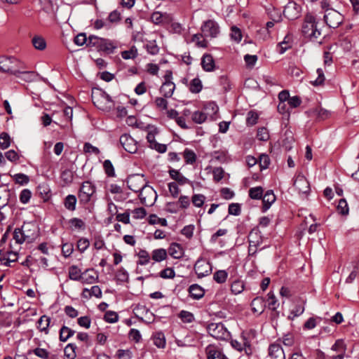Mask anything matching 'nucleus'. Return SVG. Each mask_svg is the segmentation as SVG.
I'll use <instances>...</instances> for the list:
<instances>
[{"mask_svg": "<svg viewBox=\"0 0 359 359\" xmlns=\"http://www.w3.org/2000/svg\"><path fill=\"white\" fill-rule=\"evenodd\" d=\"M92 100L98 109L103 111H110L114 108V102L111 97L102 89L93 90Z\"/></svg>", "mask_w": 359, "mask_h": 359, "instance_id": "f257e3e1", "label": "nucleus"}, {"mask_svg": "<svg viewBox=\"0 0 359 359\" xmlns=\"http://www.w3.org/2000/svg\"><path fill=\"white\" fill-rule=\"evenodd\" d=\"M303 34L311 40L316 41L321 36V29L315 18L310 14L306 15L302 25Z\"/></svg>", "mask_w": 359, "mask_h": 359, "instance_id": "f03ea898", "label": "nucleus"}, {"mask_svg": "<svg viewBox=\"0 0 359 359\" xmlns=\"http://www.w3.org/2000/svg\"><path fill=\"white\" fill-rule=\"evenodd\" d=\"M144 131L147 133L146 138L149 143V147L159 153H165L167 150V145L158 143L155 140L156 136L159 133L158 128L153 125H147L145 126Z\"/></svg>", "mask_w": 359, "mask_h": 359, "instance_id": "7ed1b4c3", "label": "nucleus"}, {"mask_svg": "<svg viewBox=\"0 0 359 359\" xmlns=\"http://www.w3.org/2000/svg\"><path fill=\"white\" fill-rule=\"evenodd\" d=\"M21 62L14 57H0V71L17 75L20 72Z\"/></svg>", "mask_w": 359, "mask_h": 359, "instance_id": "20e7f679", "label": "nucleus"}, {"mask_svg": "<svg viewBox=\"0 0 359 359\" xmlns=\"http://www.w3.org/2000/svg\"><path fill=\"white\" fill-rule=\"evenodd\" d=\"M208 330L212 337L217 339L226 340L230 337V332L222 323L210 324Z\"/></svg>", "mask_w": 359, "mask_h": 359, "instance_id": "39448f33", "label": "nucleus"}, {"mask_svg": "<svg viewBox=\"0 0 359 359\" xmlns=\"http://www.w3.org/2000/svg\"><path fill=\"white\" fill-rule=\"evenodd\" d=\"M95 191V188L91 182L88 181L84 182L82 184L79 192V199L80 203L83 204L88 203L90 201L91 197L94 194Z\"/></svg>", "mask_w": 359, "mask_h": 359, "instance_id": "423d86ee", "label": "nucleus"}, {"mask_svg": "<svg viewBox=\"0 0 359 359\" xmlns=\"http://www.w3.org/2000/svg\"><path fill=\"white\" fill-rule=\"evenodd\" d=\"M156 193L154 189L147 184L143 187L139 194V198L141 201V203L147 206L153 205L154 201L156 198Z\"/></svg>", "mask_w": 359, "mask_h": 359, "instance_id": "0eeeda50", "label": "nucleus"}, {"mask_svg": "<svg viewBox=\"0 0 359 359\" xmlns=\"http://www.w3.org/2000/svg\"><path fill=\"white\" fill-rule=\"evenodd\" d=\"M20 229L27 243L33 242L39 236V229L34 223H24Z\"/></svg>", "mask_w": 359, "mask_h": 359, "instance_id": "6e6552de", "label": "nucleus"}, {"mask_svg": "<svg viewBox=\"0 0 359 359\" xmlns=\"http://www.w3.org/2000/svg\"><path fill=\"white\" fill-rule=\"evenodd\" d=\"M324 20L326 24L332 28L338 27L343 21L342 15L334 9L327 10L324 15Z\"/></svg>", "mask_w": 359, "mask_h": 359, "instance_id": "1a4fd4ad", "label": "nucleus"}, {"mask_svg": "<svg viewBox=\"0 0 359 359\" xmlns=\"http://www.w3.org/2000/svg\"><path fill=\"white\" fill-rule=\"evenodd\" d=\"M172 72H167L165 76V82L162 84L160 92L164 97H170L175 89V83L171 81Z\"/></svg>", "mask_w": 359, "mask_h": 359, "instance_id": "9d476101", "label": "nucleus"}, {"mask_svg": "<svg viewBox=\"0 0 359 359\" xmlns=\"http://www.w3.org/2000/svg\"><path fill=\"white\" fill-rule=\"evenodd\" d=\"M201 31L204 36L215 38L219 32V27L215 21L208 20L204 22L201 27Z\"/></svg>", "mask_w": 359, "mask_h": 359, "instance_id": "9b49d317", "label": "nucleus"}, {"mask_svg": "<svg viewBox=\"0 0 359 359\" xmlns=\"http://www.w3.org/2000/svg\"><path fill=\"white\" fill-rule=\"evenodd\" d=\"M294 186L298 190L299 193L304 197H306L310 192V184L306 177L301 174H299L296 177Z\"/></svg>", "mask_w": 359, "mask_h": 359, "instance_id": "f8f14e48", "label": "nucleus"}, {"mask_svg": "<svg viewBox=\"0 0 359 359\" xmlns=\"http://www.w3.org/2000/svg\"><path fill=\"white\" fill-rule=\"evenodd\" d=\"M194 271L198 278H203L211 273L212 266L205 260L198 259L194 265Z\"/></svg>", "mask_w": 359, "mask_h": 359, "instance_id": "ddd939ff", "label": "nucleus"}, {"mask_svg": "<svg viewBox=\"0 0 359 359\" xmlns=\"http://www.w3.org/2000/svg\"><path fill=\"white\" fill-rule=\"evenodd\" d=\"M120 143L123 149L130 154H135L137 150V142L129 135H122L120 137Z\"/></svg>", "mask_w": 359, "mask_h": 359, "instance_id": "4468645a", "label": "nucleus"}, {"mask_svg": "<svg viewBox=\"0 0 359 359\" xmlns=\"http://www.w3.org/2000/svg\"><path fill=\"white\" fill-rule=\"evenodd\" d=\"M146 184L145 180L140 175L131 176L127 180L128 187L135 192H140Z\"/></svg>", "mask_w": 359, "mask_h": 359, "instance_id": "2eb2a0df", "label": "nucleus"}, {"mask_svg": "<svg viewBox=\"0 0 359 359\" xmlns=\"http://www.w3.org/2000/svg\"><path fill=\"white\" fill-rule=\"evenodd\" d=\"M283 15L289 20H294L299 15V7L294 2H289L283 10Z\"/></svg>", "mask_w": 359, "mask_h": 359, "instance_id": "dca6fc26", "label": "nucleus"}, {"mask_svg": "<svg viewBox=\"0 0 359 359\" xmlns=\"http://www.w3.org/2000/svg\"><path fill=\"white\" fill-rule=\"evenodd\" d=\"M97 279L98 273L93 269H88L82 273L80 281L83 284H93L97 282Z\"/></svg>", "mask_w": 359, "mask_h": 359, "instance_id": "f3484780", "label": "nucleus"}, {"mask_svg": "<svg viewBox=\"0 0 359 359\" xmlns=\"http://www.w3.org/2000/svg\"><path fill=\"white\" fill-rule=\"evenodd\" d=\"M171 20L169 14L162 13L159 11L154 12L151 16V20L156 25H161L168 22Z\"/></svg>", "mask_w": 359, "mask_h": 359, "instance_id": "a211bd4d", "label": "nucleus"}, {"mask_svg": "<svg viewBox=\"0 0 359 359\" xmlns=\"http://www.w3.org/2000/svg\"><path fill=\"white\" fill-rule=\"evenodd\" d=\"M269 353L273 359H285L284 351L278 344H271L269 346Z\"/></svg>", "mask_w": 359, "mask_h": 359, "instance_id": "6ab92c4d", "label": "nucleus"}, {"mask_svg": "<svg viewBox=\"0 0 359 359\" xmlns=\"http://www.w3.org/2000/svg\"><path fill=\"white\" fill-rule=\"evenodd\" d=\"M305 301L304 299H298L294 307L291 310L288 318L293 320L295 317L301 316L304 311Z\"/></svg>", "mask_w": 359, "mask_h": 359, "instance_id": "aec40b11", "label": "nucleus"}, {"mask_svg": "<svg viewBox=\"0 0 359 359\" xmlns=\"http://www.w3.org/2000/svg\"><path fill=\"white\" fill-rule=\"evenodd\" d=\"M201 65L205 72H212L215 69V60L210 54H205L201 59Z\"/></svg>", "mask_w": 359, "mask_h": 359, "instance_id": "412c9836", "label": "nucleus"}, {"mask_svg": "<svg viewBox=\"0 0 359 359\" xmlns=\"http://www.w3.org/2000/svg\"><path fill=\"white\" fill-rule=\"evenodd\" d=\"M262 199L263 202V211H266L275 202L276 196L272 190H268L264 195H263Z\"/></svg>", "mask_w": 359, "mask_h": 359, "instance_id": "4be33fe9", "label": "nucleus"}, {"mask_svg": "<svg viewBox=\"0 0 359 359\" xmlns=\"http://www.w3.org/2000/svg\"><path fill=\"white\" fill-rule=\"evenodd\" d=\"M252 309L254 313L261 314L265 308L264 300L262 297H257L255 298L251 303Z\"/></svg>", "mask_w": 359, "mask_h": 359, "instance_id": "5701e85b", "label": "nucleus"}, {"mask_svg": "<svg viewBox=\"0 0 359 359\" xmlns=\"http://www.w3.org/2000/svg\"><path fill=\"white\" fill-rule=\"evenodd\" d=\"M18 259V252L15 246L13 243H10V250L6 252V262H4L6 266H10L11 262H16Z\"/></svg>", "mask_w": 359, "mask_h": 359, "instance_id": "b1692460", "label": "nucleus"}, {"mask_svg": "<svg viewBox=\"0 0 359 359\" xmlns=\"http://www.w3.org/2000/svg\"><path fill=\"white\" fill-rule=\"evenodd\" d=\"M189 292L191 297L199 299L204 296V290L197 284L191 285L189 288Z\"/></svg>", "mask_w": 359, "mask_h": 359, "instance_id": "393cba45", "label": "nucleus"}, {"mask_svg": "<svg viewBox=\"0 0 359 359\" xmlns=\"http://www.w3.org/2000/svg\"><path fill=\"white\" fill-rule=\"evenodd\" d=\"M104 39L100 38L94 35H91L88 37V46H92L96 48L98 50H102Z\"/></svg>", "mask_w": 359, "mask_h": 359, "instance_id": "a878e982", "label": "nucleus"}, {"mask_svg": "<svg viewBox=\"0 0 359 359\" xmlns=\"http://www.w3.org/2000/svg\"><path fill=\"white\" fill-rule=\"evenodd\" d=\"M75 333V331L71 328L63 325L60 330V340L61 341H66L72 337Z\"/></svg>", "mask_w": 359, "mask_h": 359, "instance_id": "bb28decb", "label": "nucleus"}, {"mask_svg": "<svg viewBox=\"0 0 359 359\" xmlns=\"http://www.w3.org/2000/svg\"><path fill=\"white\" fill-rule=\"evenodd\" d=\"M169 174L170 177L177 181L180 184H184L189 182V180L183 176L178 170H170Z\"/></svg>", "mask_w": 359, "mask_h": 359, "instance_id": "cd10ccee", "label": "nucleus"}, {"mask_svg": "<svg viewBox=\"0 0 359 359\" xmlns=\"http://www.w3.org/2000/svg\"><path fill=\"white\" fill-rule=\"evenodd\" d=\"M208 354V359H228L220 350L215 347H209Z\"/></svg>", "mask_w": 359, "mask_h": 359, "instance_id": "c85d7f7f", "label": "nucleus"}, {"mask_svg": "<svg viewBox=\"0 0 359 359\" xmlns=\"http://www.w3.org/2000/svg\"><path fill=\"white\" fill-rule=\"evenodd\" d=\"M167 257V252L165 249L159 248L153 250L151 254V258L156 262H160Z\"/></svg>", "mask_w": 359, "mask_h": 359, "instance_id": "c756f323", "label": "nucleus"}, {"mask_svg": "<svg viewBox=\"0 0 359 359\" xmlns=\"http://www.w3.org/2000/svg\"><path fill=\"white\" fill-rule=\"evenodd\" d=\"M82 273L77 266L73 265L69 269V278L73 280L80 281Z\"/></svg>", "mask_w": 359, "mask_h": 359, "instance_id": "7c9ffc66", "label": "nucleus"}, {"mask_svg": "<svg viewBox=\"0 0 359 359\" xmlns=\"http://www.w3.org/2000/svg\"><path fill=\"white\" fill-rule=\"evenodd\" d=\"M50 322V318L46 316H42L38 320V328L41 332L48 333V327Z\"/></svg>", "mask_w": 359, "mask_h": 359, "instance_id": "2f4dec72", "label": "nucleus"}, {"mask_svg": "<svg viewBox=\"0 0 359 359\" xmlns=\"http://www.w3.org/2000/svg\"><path fill=\"white\" fill-rule=\"evenodd\" d=\"M76 198L74 195H68L65 199V207L69 210H74L76 208Z\"/></svg>", "mask_w": 359, "mask_h": 359, "instance_id": "473e14b6", "label": "nucleus"}, {"mask_svg": "<svg viewBox=\"0 0 359 359\" xmlns=\"http://www.w3.org/2000/svg\"><path fill=\"white\" fill-rule=\"evenodd\" d=\"M32 44L34 48L39 50H43L46 47V43L45 39L40 36H35L32 39Z\"/></svg>", "mask_w": 359, "mask_h": 359, "instance_id": "72a5a7b5", "label": "nucleus"}, {"mask_svg": "<svg viewBox=\"0 0 359 359\" xmlns=\"http://www.w3.org/2000/svg\"><path fill=\"white\" fill-rule=\"evenodd\" d=\"M13 239L15 241V243L13 244L15 247L16 245L22 244L24 242H27L25 238L22 235L20 228H18L14 230Z\"/></svg>", "mask_w": 359, "mask_h": 359, "instance_id": "f704fd0d", "label": "nucleus"}, {"mask_svg": "<svg viewBox=\"0 0 359 359\" xmlns=\"http://www.w3.org/2000/svg\"><path fill=\"white\" fill-rule=\"evenodd\" d=\"M76 348V346L74 344L71 343L67 344L64 350L65 357H67L68 359H74L76 356L75 351Z\"/></svg>", "mask_w": 359, "mask_h": 359, "instance_id": "c9c22d12", "label": "nucleus"}, {"mask_svg": "<svg viewBox=\"0 0 359 359\" xmlns=\"http://www.w3.org/2000/svg\"><path fill=\"white\" fill-rule=\"evenodd\" d=\"M249 196L252 199H261L263 196V189L261 187L250 188L249 190Z\"/></svg>", "mask_w": 359, "mask_h": 359, "instance_id": "e433bc0d", "label": "nucleus"}, {"mask_svg": "<svg viewBox=\"0 0 359 359\" xmlns=\"http://www.w3.org/2000/svg\"><path fill=\"white\" fill-rule=\"evenodd\" d=\"M202 89V83L201 81L198 79L195 78L191 80L189 86V90L191 93H199Z\"/></svg>", "mask_w": 359, "mask_h": 359, "instance_id": "4c0bfd02", "label": "nucleus"}, {"mask_svg": "<svg viewBox=\"0 0 359 359\" xmlns=\"http://www.w3.org/2000/svg\"><path fill=\"white\" fill-rule=\"evenodd\" d=\"M37 193L44 201H46L49 198L50 189L46 184H39L37 187Z\"/></svg>", "mask_w": 359, "mask_h": 359, "instance_id": "58836bf2", "label": "nucleus"}, {"mask_svg": "<svg viewBox=\"0 0 359 359\" xmlns=\"http://www.w3.org/2000/svg\"><path fill=\"white\" fill-rule=\"evenodd\" d=\"M207 119V114L201 111H196L192 114V120L196 123H203Z\"/></svg>", "mask_w": 359, "mask_h": 359, "instance_id": "ea45409f", "label": "nucleus"}, {"mask_svg": "<svg viewBox=\"0 0 359 359\" xmlns=\"http://www.w3.org/2000/svg\"><path fill=\"white\" fill-rule=\"evenodd\" d=\"M11 144V137L6 133L0 134V147L3 149H7Z\"/></svg>", "mask_w": 359, "mask_h": 359, "instance_id": "a19ab883", "label": "nucleus"}, {"mask_svg": "<svg viewBox=\"0 0 359 359\" xmlns=\"http://www.w3.org/2000/svg\"><path fill=\"white\" fill-rule=\"evenodd\" d=\"M202 38V34H196L193 35L191 41L194 42L196 45L199 48H206L207 41L205 39H201Z\"/></svg>", "mask_w": 359, "mask_h": 359, "instance_id": "79ce46f5", "label": "nucleus"}, {"mask_svg": "<svg viewBox=\"0 0 359 359\" xmlns=\"http://www.w3.org/2000/svg\"><path fill=\"white\" fill-rule=\"evenodd\" d=\"M15 183L20 185L27 184L29 182V178L27 175L22 173H18L13 176Z\"/></svg>", "mask_w": 359, "mask_h": 359, "instance_id": "37998d69", "label": "nucleus"}, {"mask_svg": "<svg viewBox=\"0 0 359 359\" xmlns=\"http://www.w3.org/2000/svg\"><path fill=\"white\" fill-rule=\"evenodd\" d=\"M139 261L138 264L145 265L147 264L150 260L149 254L144 250H142L138 253Z\"/></svg>", "mask_w": 359, "mask_h": 359, "instance_id": "c03bdc74", "label": "nucleus"}, {"mask_svg": "<svg viewBox=\"0 0 359 359\" xmlns=\"http://www.w3.org/2000/svg\"><path fill=\"white\" fill-rule=\"evenodd\" d=\"M150 224H160L161 226H167V220L165 218H159L156 215H151L149 218Z\"/></svg>", "mask_w": 359, "mask_h": 359, "instance_id": "a18cd8bd", "label": "nucleus"}, {"mask_svg": "<svg viewBox=\"0 0 359 359\" xmlns=\"http://www.w3.org/2000/svg\"><path fill=\"white\" fill-rule=\"evenodd\" d=\"M231 290L233 294H238L243 291L244 284L241 280H236L231 284Z\"/></svg>", "mask_w": 359, "mask_h": 359, "instance_id": "49530a36", "label": "nucleus"}, {"mask_svg": "<svg viewBox=\"0 0 359 359\" xmlns=\"http://www.w3.org/2000/svg\"><path fill=\"white\" fill-rule=\"evenodd\" d=\"M227 272L224 270H219L215 273L214 280L218 283H223L227 278Z\"/></svg>", "mask_w": 359, "mask_h": 359, "instance_id": "de8ad7c7", "label": "nucleus"}, {"mask_svg": "<svg viewBox=\"0 0 359 359\" xmlns=\"http://www.w3.org/2000/svg\"><path fill=\"white\" fill-rule=\"evenodd\" d=\"M184 158L187 163L192 164L196 161V156L193 151L186 149L184 151Z\"/></svg>", "mask_w": 359, "mask_h": 359, "instance_id": "09e8293b", "label": "nucleus"}, {"mask_svg": "<svg viewBox=\"0 0 359 359\" xmlns=\"http://www.w3.org/2000/svg\"><path fill=\"white\" fill-rule=\"evenodd\" d=\"M84 292H88V296H95L97 298H100L102 297V290L97 285L93 286L90 289L85 288Z\"/></svg>", "mask_w": 359, "mask_h": 359, "instance_id": "8fccbe9b", "label": "nucleus"}, {"mask_svg": "<svg viewBox=\"0 0 359 359\" xmlns=\"http://www.w3.org/2000/svg\"><path fill=\"white\" fill-rule=\"evenodd\" d=\"M103 167L106 174L109 177H114L115 171L111 162L109 160H105L103 163Z\"/></svg>", "mask_w": 359, "mask_h": 359, "instance_id": "3c124183", "label": "nucleus"}, {"mask_svg": "<svg viewBox=\"0 0 359 359\" xmlns=\"http://www.w3.org/2000/svg\"><path fill=\"white\" fill-rule=\"evenodd\" d=\"M137 55V50L135 47H132L130 50H124L121 53V56L125 60L133 59Z\"/></svg>", "mask_w": 359, "mask_h": 359, "instance_id": "603ef678", "label": "nucleus"}, {"mask_svg": "<svg viewBox=\"0 0 359 359\" xmlns=\"http://www.w3.org/2000/svg\"><path fill=\"white\" fill-rule=\"evenodd\" d=\"M104 319L107 323H114L118 321V316L114 311H108L105 313Z\"/></svg>", "mask_w": 359, "mask_h": 359, "instance_id": "864d4df0", "label": "nucleus"}, {"mask_svg": "<svg viewBox=\"0 0 359 359\" xmlns=\"http://www.w3.org/2000/svg\"><path fill=\"white\" fill-rule=\"evenodd\" d=\"M154 344L158 348H163L165 345L164 335L162 333H157L154 337Z\"/></svg>", "mask_w": 359, "mask_h": 359, "instance_id": "5fc2aeb1", "label": "nucleus"}, {"mask_svg": "<svg viewBox=\"0 0 359 359\" xmlns=\"http://www.w3.org/2000/svg\"><path fill=\"white\" fill-rule=\"evenodd\" d=\"M146 48L148 53L151 55H156L159 51V48L155 41H148L146 44Z\"/></svg>", "mask_w": 359, "mask_h": 359, "instance_id": "6e6d98bb", "label": "nucleus"}, {"mask_svg": "<svg viewBox=\"0 0 359 359\" xmlns=\"http://www.w3.org/2000/svg\"><path fill=\"white\" fill-rule=\"evenodd\" d=\"M170 255L174 258H180L182 256V252L179 244L174 243L170 248Z\"/></svg>", "mask_w": 359, "mask_h": 359, "instance_id": "4d7b16f0", "label": "nucleus"}, {"mask_svg": "<svg viewBox=\"0 0 359 359\" xmlns=\"http://www.w3.org/2000/svg\"><path fill=\"white\" fill-rule=\"evenodd\" d=\"M18 77L24 79L26 81H31L34 79L35 75L34 72L21 71L16 75Z\"/></svg>", "mask_w": 359, "mask_h": 359, "instance_id": "13d9d810", "label": "nucleus"}, {"mask_svg": "<svg viewBox=\"0 0 359 359\" xmlns=\"http://www.w3.org/2000/svg\"><path fill=\"white\" fill-rule=\"evenodd\" d=\"M90 245L88 239L86 238H80L77 242V248L82 253L85 252Z\"/></svg>", "mask_w": 359, "mask_h": 359, "instance_id": "bf43d9fd", "label": "nucleus"}, {"mask_svg": "<svg viewBox=\"0 0 359 359\" xmlns=\"http://www.w3.org/2000/svg\"><path fill=\"white\" fill-rule=\"evenodd\" d=\"M205 197L203 194H194L192 196L193 204L198 208L201 207L205 202Z\"/></svg>", "mask_w": 359, "mask_h": 359, "instance_id": "052dcab7", "label": "nucleus"}, {"mask_svg": "<svg viewBox=\"0 0 359 359\" xmlns=\"http://www.w3.org/2000/svg\"><path fill=\"white\" fill-rule=\"evenodd\" d=\"M337 210L340 214L343 215H348V207L347 202L345 199H341L339 201V204L337 205Z\"/></svg>", "mask_w": 359, "mask_h": 359, "instance_id": "680f3d73", "label": "nucleus"}, {"mask_svg": "<svg viewBox=\"0 0 359 359\" xmlns=\"http://www.w3.org/2000/svg\"><path fill=\"white\" fill-rule=\"evenodd\" d=\"M332 350L337 352H346V347L343 340L338 339L332 346Z\"/></svg>", "mask_w": 359, "mask_h": 359, "instance_id": "e2e57ef3", "label": "nucleus"}, {"mask_svg": "<svg viewBox=\"0 0 359 359\" xmlns=\"http://www.w3.org/2000/svg\"><path fill=\"white\" fill-rule=\"evenodd\" d=\"M268 297V302H269V308L271 309L273 311H275L278 306V304L277 303L276 298L274 295V294L271 292H269L267 294Z\"/></svg>", "mask_w": 359, "mask_h": 359, "instance_id": "0e129e2a", "label": "nucleus"}, {"mask_svg": "<svg viewBox=\"0 0 359 359\" xmlns=\"http://www.w3.org/2000/svg\"><path fill=\"white\" fill-rule=\"evenodd\" d=\"M257 137L261 141H267L269 139V134L267 129L266 128H259L257 130Z\"/></svg>", "mask_w": 359, "mask_h": 359, "instance_id": "69168bd1", "label": "nucleus"}, {"mask_svg": "<svg viewBox=\"0 0 359 359\" xmlns=\"http://www.w3.org/2000/svg\"><path fill=\"white\" fill-rule=\"evenodd\" d=\"M180 318L184 323H191L194 320V315L187 311H182L180 313Z\"/></svg>", "mask_w": 359, "mask_h": 359, "instance_id": "338daca9", "label": "nucleus"}, {"mask_svg": "<svg viewBox=\"0 0 359 359\" xmlns=\"http://www.w3.org/2000/svg\"><path fill=\"white\" fill-rule=\"evenodd\" d=\"M74 251L72 243H66L62 245V252L65 257H69Z\"/></svg>", "mask_w": 359, "mask_h": 359, "instance_id": "774afa93", "label": "nucleus"}]
</instances>
